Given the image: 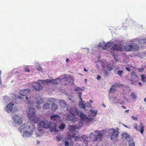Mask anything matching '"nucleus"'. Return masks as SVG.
Instances as JSON below:
<instances>
[{"label": "nucleus", "mask_w": 146, "mask_h": 146, "mask_svg": "<svg viewBox=\"0 0 146 146\" xmlns=\"http://www.w3.org/2000/svg\"><path fill=\"white\" fill-rule=\"evenodd\" d=\"M131 96L132 97L133 99H135L137 97L136 94L133 92H131Z\"/></svg>", "instance_id": "37"}, {"label": "nucleus", "mask_w": 146, "mask_h": 146, "mask_svg": "<svg viewBox=\"0 0 146 146\" xmlns=\"http://www.w3.org/2000/svg\"><path fill=\"white\" fill-rule=\"evenodd\" d=\"M51 80L49 79H46L42 80H41V81L43 84H44V83L48 84V83H51Z\"/></svg>", "instance_id": "29"}, {"label": "nucleus", "mask_w": 146, "mask_h": 146, "mask_svg": "<svg viewBox=\"0 0 146 146\" xmlns=\"http://www.w3.org/2000/svg\"><path fill=\"white\" fill-rule=\"evenodd\" d=\"M69 61V60L68 58H67L66 59V62H68Z\"/></svg>", "instance_id": "54"}, {"label": "nucleus", "mask_w": 146, "mask_h": 146, "mask_svg": "<svg viewBox=\"0 0 146 146\" xmlns=\"http://www.w3.org/2000/svg\"><path fill=\"white\" fill-rule=\"evenodd\" d=\"M129 111V110H125V112H128Z\"/></svg>", "instance_id": "60"}, {"label": "nucleus", "mask_w": 146, "mask_h": 146, "mask_svg": "<svg viewBox=\"0 0 146 146\" xmlns=\"http://www.w3.org/2000/svg\"><path fill=\"white\" fill-rule=\"evenodd\" d=\"M43 102V100L41 98H40L38 101H37L36 103V108L37 109H39L41 108V106H40V105L42 104Z\"/></svg>", "instance_id": "23"}, {"label": "nucleus", "mask_w": 146, "mask_h": 146, "mask_svg": "<svg viewBox=\"0 0 146 146\" xmlns=\"http://www.w3.org/2000/svg\"><path fill=\"white\" fill-rule=\"evenodd\" d=\"M102 105L104 107H106V105L104 104H102Z\"/></svg>", "instance_id": "61"}, {"label": "nucleus", "mask_w": 146, "mask_h": 146, "mask_svg": "<svg viewBox=\"0 0 146 146\" xmlns=\"http://www.w3.org/2000/svg\"><path fill=\"white\" fill-rule=\"evenodd\" d=\"M84 71L86 72H87L88 71V70L86 69L84 67Z\"/></svg>", "instance_id": "56"}, {"label": "nucleus", "mask_w": 146, "mask_h": 146, "mask_svg": "<svg viewBox=\"0 0 146 146\" xmlns=\"http://www.w3.org/2000/svg\"><path fill=\"white\" fill-rule=\"evenodd\" d=\"M74 144V143L73 141H71L69 144V146H73Z\"/></svg>", "instance_id": "50"}, {"label": "nucleus", "mask_w": 146, "mask_h": 146, "mask_svg": "<svg viewBox=\"0 0 146 146\" xmlns=\"http://www.w3.org/2000/svg\"><path fill=\"white\" fill-rule=\"evenodd\" d=\"M133 127L137 130L140 132L142 134H143L145 127L141 123H140L139 126H138L137 123H135L133 125Z\"/></svg>", "instance_id": "6"}, {"label": "nucleus", "mask_w": 146, "mask_h": 146, "mask_svg": "<svg viewBox=\"0 0 146 146\" xmlns=\"http://www.w3.org/2000/svg\"><path fill=\"white\" fill-rule=\"evenodd\" d=\"M78 96L80 100V101L79 102V105L81 108L85 109L86 108L85 105L84 104V101H83L81 97L82 93L81 92H78Z\"/></svg>", "instance_id": "11"}, {"label": "nucleus", "mask_w": 146, "mask_h": 146, "mask_svg": "<svg viewBox=\"0 0 146 146\" xmlns=\"http://www.w3.org/2000/svg\"><path fill=\"white\" fill-rule=\"evenodd\" d=\"M141 80L143 82H145V77L142 74L141 75Z\"/></svg>", "instance_id": "41"}, {"label": "nucleus", "mask_w": 146, "mask_h": 146, "mask_svg": "<svg viewBox=\"0 0 146 146\" xmlns=\"http://www.w3.org/2000/svg\"><path fill=\"white\" fill-rule=\"evenodd\" d=\"M30 91V90L29 89H27L23 90H20L19 93L21 95L24 96H27L25 97V99L27 100H28V98L27 95L29 93Z\"/></svg>", "instance_id": "10"}, {"label": "nucleus", "mask_w": 146, "mask_h": 146, "mask_svg": "<svg viewBox=\"0 0 146 146\" xmlns=\"http://www.w3.org/2000/svg\"><path fill=\"white\" fill-rule=\"evenodd\" d=\"M36 110L33 108L30 107L29 108L27 115L29 119L31 122L36 123L39 121V118L35 116Z\"/></svg>", "instance_id": "1"}, {"label": "nucleus", "mask_w": 146, "mask_h": 146, "mask_svg": "<svg viewBox=\"0 0 146 146\" xmlns=\"http://www.w3.org/2000/svg\"><path fill=\"white\" fill-rule=\"evenodd\" d=\"M144 100L145 102H146V97L144 99Z\"/></svg>", "instance_id": "62"}, {"label": "nucleus", "mask_w": 146, "mask_h": 146, "mask_svg": "<svg viewBox=\"0 0 146 146\" xmlns=\"http://www.w3.org/2000/svg\"><path fill=\"white\" fill-rule=\"evenodd\" d=\"M64 144L65 146H69V143L67 141H66L64 142Z\"/></svg>", "instance_id": "42"}, {"label": "nucleus", "mask_w": 146, "mask_h": 146, "mask_svg": "<svg viewBox=\"0 0 146 146\" xmlns=\"http://www.w3.org/2000/svg\"><path fill=\"white\" fill-rule=\"evenodd\" d=\"M62 138V136L60 135H57L56 137V140L58 142L60 141Z\"/></svg>", "instance_id": "34"}, {"label": "nucleus", "mask_w": 146, "mask_h": 146, "mask_svg": "<svg viewBox=\"0 0 146 146\" xmlns=\"http://www.w3.org/2000/svg\"><path fill=\"white\" fill-rule=\"evenodd\" d=\"M98 132L99 133H98V135L97 136V138L98 137V138L100 139L102 137V133H101L100 132H98V131H95V132L96 133H97V132Z\"/></svg>", "instance_id": "35"}, {"label": "nucleus", "mask_w": 146, "mask_h": 146, "mask_svg": "<svg viewBox=\"0 0 146 146\" xmlns=\"http://www.w3.org/2000/svg\"><path fill=\"white\" fill-rule=\"evenodd\" d=\"M1 77L0 76V85H1L2 84V82L1 80Z\"/></svg>", "instance_id": "58"}, {"label": "nucleus", "mask_w": 146, "mask_h": 146, "mask_svg": "<svg viewBox=\"0 0 146 146\" xmlns=\"http://www.w3.org/2000/svg\"><path fill=\"white\" fill-rule=\"evenodd\" d=\"M80 128V127H78L76 126L70 125L68 127V129L70 132H73L75 131L76 129H79Z\"/></svg>", "instance_id": "18"}, {"label": "nucleus", "mask_w": 146, "mask_h": 146, "mask_svg": "<svg viewBox=\"0 0 146 146\" xmlns=\"http://www.w3.org/2000/svg\"><path fill=\"white\" fill-rule=\"evenodd\" d=\"M114 90V89L113 88H110V90Z\"/></svg>", "instance_id": "64"}, {"label": "nucleus", "mask_w": 146, "mask_h": 146, "mask_svg": "<svg viewBox=\"0 0 146 146\" xmlns=\"http://www.w3.org/2000/svg\"><path fill=\"white\" fill-rule=\"evenodd\" d=\"M114 67L113 65L108 64L107 66V68L109 71H111L113 69Z\"/></svg>", "instance_id": "26"}, {"label": "nucleus", "mask_w": 146, "mask_h": 146, "mask_svg": "<svg viewBox=\"0 0 146 146\" xmlns=\"http://www.w3.org/2000/svg\"><path fill=\"white\" fill-rule=\"evenodd\" d=\"M75 146H81L79 144H78V145H75Z\"/></svg>", "instance_id": "63"}, {"label": "nucleus", "mask_w": 146, "mask_h": 146, "mask_svg": "<svg viewBox=\"0 0 146 146\" xmlns=\"http://www.w3.org/2000/svg\"><path fill=\"white\" fill-rule=\"evenodd\" d=\"M43 108L44 109H48L50 108V104L48 103H46L43 106Z\"/></svg>", "instance_id": "28"}, {"label": "nucleus", "mask_w": 146, "mask_h": 146, "mask_svg": "<svg viewBox=\"0 0 146 146\" xmlns=\"http://www.w3.org/2000/svg\"><path fill=\"white\" fill-rule=\"evenodd\" d=\"M121 107L122 108H124V109H126V107H125V106H121Z\"/></svg>", "instance_id": "59"}, {"label": "nucleus", "mask_w": 146, "mask_h": 146, "mask_svg": "<svg viewBox=\"0 0 146 146\" xmlns=\"http://www.w3.org/2000/svg\"><path fill=\"white\" fill-rule=\"evenodd\" d=\"M106 44V45H107V47L108 46V48H110L111 46L113 47V45H114V43L112 42H108Z\"/></svg>", "instance_id": "32"}, {"label": "nucleus", "mask_w": 146, "mask_h": 146, "mask_svg": "<svg viewBox=\"0 0 146 146\" xmlns=\"http://www.w3.org/2000/svg\"><path fill=\"white\" fill-rule=\"evenodd\" d=\"M37 69L39 71L42 70V69L41 66H38L37 67Z\"/></svg>", "instance_id": "47"}, {"label": "nucleus", "mask_w": 146, "mask_h": 146, "mask_svg": "<svg viewBox=\"0 0 146 146\" xmlns=\"http://www.w3.org/2000/svg\"><path fill=\"white\" fill-rule=\"evenodd\" d=\"M81 138L82 140L81 141H83L86 144H87L88 143V137L86 135H84L82 136Z\"/></svg>", "instance_id": "19"}, {"label": "nucleus", "mask_w": 146, "mask_h": 146, "mask_svg": "<svg viewBox=\"0 0 146 146\" xmlns=\"http://www.w3.org/2000/svg\"><path fill=\"white\" fill-rule=\"evenodd\" d=\"M62 80L60 78H57L54 80H51V83L53 84H57L60 82H61Z\"/></svg>", "instance_id": "21"}, {"label": "nucleus", "mask_w": 146, "mask_h": 146, "mask_svg": "<svg viewBox=\"0 0 146 146\" xmlns=\"http://www.w3.org/2000/svg\"><path fill=\"white\" fill-rule=\"evenodd\" d=\"M122 47L121 45L117 44H115L113 45V47L111 48V52L112 54V55L114 56V54L113 53V50L122 51Z\"/></svg>", "instance_id": "8"}, {"label": "nucleus", "mask_w": 146, "mask_h": 146, "mask_svg": "<svg viewBox=\"0 0 146 146\" xmlns=\"http://www.w3.org/2000/svg\"><path fill=\"white\" fill-rule=\"evenodd\" d=\"M125 69L127 71H129V72H130L131 70H130V69L129 68L126 67H125Z\"/></svg>", "instance_id": "53"}, {"label": "nucleus", "mask_w": 146, "mask_h": 146, "mask_svg": "<svg viewBox=\"0 0 146 146\" xmlns=\"http://www.w3.org/2000/svg\"><path fill=\"white\" fill-rule=\"evenodd\" d=\"M144 69L143 68H139L138 69V71L139 72H143Z\"/></svg>", "instance_id": "49"}, {"label": "nucleus", "mask_w": 146, "mask_h": 146, "mask_svg": "<svg viewBox=\"0 0 146 146\" xmlns=\"http://www.w3.org/2000/svg\"><path fill=\"white\" fill-rule=\"evenodd\" d=\"M65 76L66 75L64 74V85H67L70 84L71 77L70 76H68V77Z\"/></svg>", "instance_id": "15"}, {"label": "nucleus", "mask_w": 146, "mask_h": 146, "mask_svg": "<svg viewBox=\"0 0 146 146\" xmlns=\"http://www.w3.org/2000/svg\"><path fill=\"white\" fill-rule=\"evenodd\" d=\"M116 129V130L114 128H112L110 129L111 131L110 134L111 136L110 139L111 140L113 139L114 138H116L118 136L119 134V130L117 127Z\"/></svg>", "instance_id": "5"}, {"label": "nucleus", "mask_w": 146, "mask_h": 146, "mask_svg": "<svg viewBox=\"0 0 146 146\" xmlns=\"http://www.w3.org/2000/svg\"><path fill=\"white\" fill-rule=\"evenodd\" d=\"M14 104L10 103L7 104L5 107V110L8 112H9L12 111Z\"/></svg>", "instance_id": "13"}, {"label": "nucleus", "mask_w": 146, "mask_h": 146, "mask_svg": "<svg viewBox=\"0 0 146 146\" xmlns=\"http://www.w3.org/2000/svg\"><path fill=\"white\" fill-rule=\"evenodd\" d=\"M24 71L26 72H29L30 70L28 68H26L24 69Z\"/></svg>", "instance_id": "45"}, {"label": "nucleus", "mask_w": 146, "mask_h": 146, "mask_svg": "<svg viewBox=\"0 0 146 146\" xmlns=\"http://www.w3.org/2000/svg\"><path fill=\"white\" fill-rule=\"evenodd\" d=\"M14 122L19 125L21 124L23 122V120L18 115L15 114L13 117Z\"/></svg>", "instance_id": "7"}, {"label": "nucleus", "mask_w": 146, "mask_h": 146, "mask_svg": "<svg viewBox=\"0 0 146 146\" xmlns=\"http://www.w3.org/2000/svg\"><path fill=\"white\" fill-rule=\"evenodd\" d=\"M58 108V106L56 104L53 103L52 104L51 109L52 111H55Z\"/></svg>", "instance_id": "24"}, {"label": "nucleus", "mask_w": 146, "mask_h": 146, "mask_svg": "<svg viewBox=\"0 0 146 146\" xmlns=\"http://www.w3.org/2000/svg\"><path fill=\"white\" fill-rule=\"evenodd\" d=\"M27 125L25 123H24L21 125L19 129V131L20 132H22V131L26 129L27 130Z\"/></svg>", "instance_id": "17"}, {"label": "nucleus", "mask_w": 146, "mask_h": 146, "mask_svg": "<svg viewBox=\"0 0 146 146\" xmlns=\"http://www.w3.org/2000/svg\"><path fill=\"white\" fill-rule=\"evenodd\" d=\"M33 86L34 88L36 91H39L42 88V86L39 83L35 82Z\"/></svg>", "instance_id": "14"}, {"label": "nucleus", "mask_w": 146, "mask_h": 146, "mask_svg": "<svg viewBox=\"0 0 146 146\" xmlns=\"http://www.w3.org/2000/svg\"><path fill=\"white\" fill-rule=\"evenodd\" d=\"M59 128L61 129H64V124H61L59 126Z\"/></svg>", "instance_id": "43"}, {"label": "nucleus", "mask_w": 146, "mask_h": 146, "mask_svg": "<svg viewBox=\"0 0 146 146\" xmlns=\"http://www.w3.org/2000/svg\"><path fill=\"white\" fill-rule=\"evenodd\" d=\"M99 46L101 47L103 50H106L107 48V45L106 44H104V45L102 44L101 43L99 44Z\"/></svg>", "instance_id": "27"}, {"label": "nucleus", "mask_w": 146, "mask_h": 146, "mask_svg": "<svg viewBox=\"0 0 146 146\" xmlns=\"http://www.w3.org/2000/svg\"><path fill=\"white\" fill-rule=\"evenodd\" d=\"M33 102H32V101H29L28 102V104L29 105L30 104H31L30 105L31 106H33Z\"/></svg>", "instance_id": "51"}, {"label": "nucleus", "mask_w": 146, "mask_h": 146, "mask_svg": "<svg viewBox=\"0 0 146 146\" xmlns=\"http://www.w3.org/2000/svg\"><path fill=\"white\" fill-rule=\"evenodd\" d=\"M40 130H38L37 132H36V135L37 137H39L40 136H41V133H40Z\"/></svg>", "instance_id": "36"}, {"label": "nucleus", "mask_w": 146, "mask_h": 146, "mask_svg": "<svg viewBox=\"0 0 146 146\" xmlns=\"http://www.w3.org/2000/svg\"><path fill=\"white\" fill-rule=\"evenodd\" d=\"M80 119L82 121H84L85 119H86V115H84L83 113H81L80 114Z\"/></svg>", "instance_id": "25"}, {"label": "nucleus", "mask_w": 146, "mask_h": 146, "mask_svg": "<svg viewBox=\"0 0 146 146\" xmlns=\"http://www.w3.org/2000/svg\"><path fill=\"white\" fill-rule=\"evenodd\" d=\"M50 119L54 121H59L60 120V117L57 114L51 115L50 116Z\"/></svg>", "instance_id": "16"}, {"label": "nucleus", "mask_w": 146, "mask_h": 146, "mask_svg": "<svg viewBox=\"0 0 146 146\" xmlns=\"http://www.w3.org/2000/svg\"><path fill=\"white\" fill-rule=\"evenodd\" d=\"M90 112L93 117L95 116L97 114V111H94L92 110H90Z\"/></svg>", "instance_id": "31"}, {"label": "nucleus", "mask_w": 146, "mask_h": 146, "mask_svg": "<svg viewBox=\"0 0 146 146\" xmlns=\"http://www.w3.org/2000/svg\"><path fill=\"white\" fill-rule=\"evenodd\" d=\"M119 86L120 85L119 84H117L113 85L112 86V87H117Z\"/></svg>", "instance_id": "46"}, {"label": "nucleus", "mask_w": 146, "mask_h": 146, "mask_svg": "<svg viewBox=\"0 0 146 146\" xmlns=\"http://www.w3.org/2000/svg\"><path fill=\"white\" fill-rule=\"evenodd\" d=\"M131 78L130 80L132 82V84L133 85L135 82L138 80V77L135 72L134 71L131 73Z\"/></svg>", "instance_id": "9"}, {"label": "nucleus", "mask_w": 146, "mask_h": 146, "mask_svg": "<svg viewBox=\"0 0 146 146\" xmlns=\"http://www.w3.org/2000/svg\"><path fill=\"white\" fill-rule=\"evenodd\" d=\"M129 146H135V143L133 139L129 141Z\"/></svg>", "instance_id": "30"}, {"label": "nucleus", "mask_w": 146, "mask_h": 146, "mask_svg": "<svg viewBox=\"0 0 146 146\" xmlns=\"http://www.w3.org/2000/svg\"><path fill=\"white\" fill-rule=\"evenodd\" d=\"M104 73L105 77H106L108 75V72L107 70H104Z\"/></svg>", "instance_id": "39"}, {"label": "nucleus", "mask_w": 146, "mask_h": 146, "mask_svg": "<svg viewBox=\"0 0 146 146\" xmlns=\"http://www.w3.org/2000/svg\"><path fill=\"white\" fill-rule=\"evenodd\" d=\"M51 131H54V132L57 131H58L56 130V128L55 127H52L51 128Z\"/></svg>", "instance_id": "44"}, {"label": "nucleus", "mask_w": 146, "mask_h": 146, "mask_svg": "<svg viewBox=\"0 0 146 146\" xmlns=\"http://www.w3.org/2000/svg\"><path fill=\"white\" fill-rule=\"evenodd\" d=\"M40 143V141H38V140L37 141L36 143L37 144H38V145H39Z\"/></svg>", "instance_id": "55"}, {"label": "nucleus", "mask_w": 146, "mask_h": 146, "mask_svg": "<svg viewBox=\"0 0 146 146\" xmlns=\"http://www.w3.org/2000/svg\"><path fill=\"white\" fill-rule=\"evenodd\" d=\"M51 123L45 119L41 121L38 124V125L43 128H49L51 125Z\"/></svg>", "instance_id": "4"}, {"label": "nucleus", "mask_w": 146, "mask_h": 146, "mask_svg": "<svg viewBox=\"0 0 146 146\" xmlns=\"http://www.w3.org/2000/svg\"><path fill=\"white\" fill-rule=\"evenodd\" d=\"M131 117L134 120L137 121L138 120V118L137 117H135L133 116H132Z\"/></svg>", "instance_id": "48"}, {"label": "nucleus", "mask_w": 146, "mask_h": 146, "mask_svg": "<svg viewBox=\"0 0 146 146\" xmlns=\"http://www.w3.org/2000/svg\"><path fill=\"white\" fill-rule=\"evenodd\" d=\"M93 119V118L86 117L84 121H86V123H88L92 121Z\"/></svg>", "instance_id": "33"}, {"label": "nucleus", "mask_w": 146, "mask_h": 146, "mask_svg": "<svg viewBox=\"0 0 146 146\" xmlns=\"http://www.w3.org/2000/svg\"><path fill=\"white\" fill-rule=\"evenodd\" d=\"M138 84L140 86H142L141 83L140 82H138Z\"/></svg>", "instance_id": "57"}, {"label": "nucleus", "mask_w": 146, "mask_h": 146, "mask_svg": "<svg viewBox=\"0 0 146 146\" xmlns=\"http://www.w3.org/2000/svg\"><path fill=\"white\" fill-rule=\"evenodd\" d=\"M70 137L73 138L76 141H81L82 140L81 137L76 136L75 134L72 135L70 136Z\"/></svg>", "instance_id": "22"}, {"label": "nucleus", "mask_w": 146, "mask_h": 146, "mask_svg": "<svg viewBox=\"0 0 146 146\" xmlns=\"http://www.w3.org/2000/svg\"><path fill=\"white\" fill-rule=\"evenodd\" d=\"M90 138L92 141H95L97 140V136L94 133H92L90 134Z\"/></svg>", "instance_id": "20"}, {"label": "nucleus", "mask_w": 146, "mask_h": 146, "mask_svg": "<svg viewBox=\"0 0 146 146\" xmlns=\"http://www.w3.org/2000/svg\"><path fill=\"white\" fill-rule=\"evenodd\" d=\"M69 112L74 116L78 115L79 114V111L77 108H71L69 110Z\"/></svg>", "instance_id": "12"}, {"label": "nucleus", "mask_w": 146, "mask_h": 146, "mask_svg": "<svg viewBox=\"0 0 146 146\" xmlns=\"http://www.w3.org/2000/svg\"><path fill=\"white\" fill-rule=\"evenodd\" d=\"M123 72V71L122 70H119L117 72L116 74L118 75L121 76Z\"/></svg>", "instance_id": "38"}, {"label": "nucleus", "mask_w": 146, "mask_h": 146, "mask_svg": "<svg viewBox=\"0 0 146 146\" xmlns=\"http://www.w3.org/2000/svg\"><path fill=\"white\" fill-rule=\"evenodd\" d=\"M141 43L142 44L146 43V39H142L141 40Z\"/></svg>", "instance_id": "40"}, {"label": "nucleus", "mask_w": 146, "mask_h": 146, "mask_svg": "<svg viewBox=\"0 0 146 146\" xmlns=\"http://www.w3.org/2000/svg\"><path fill=\"white\" fill-rule=\"evenodd\" d=\"M123 48L124 50L127 52L131 50L133 51H137L139 50V47L135 43H132L129 44H126L124 46Z\"/></svg>", "instance_id": "2"}, {"label": "nucleus", "mask_w": 146, "mask_h": 146, "mask_svg": "<svg viewBox=\"0 0 146 146\" xmlns=\"http://www.w3.org/2000/svg\"><path fill=\"white\" fill-rule=\"evenodd\" d=\"M35 127L32 125H29L27 126L28 131H26L23 132V136L24 137H27L31 136L34 131Z\"/></svg>", "instance_id": "3"}, {"label": "nucleus", "mask_w": 146, "mask_h": 146, "mask_svg": "<svg viewBox=\"0 0 146 146\" xmlns=\"http://www.w3.org/2000/svg\"><path fill=\"white\" fill-rule=\"evenodd\" d=\"M101 78V76L100 75H98L97 76V79L98 80H100Z\"/></svg>", "instance_id": "52"}]
</instances>
